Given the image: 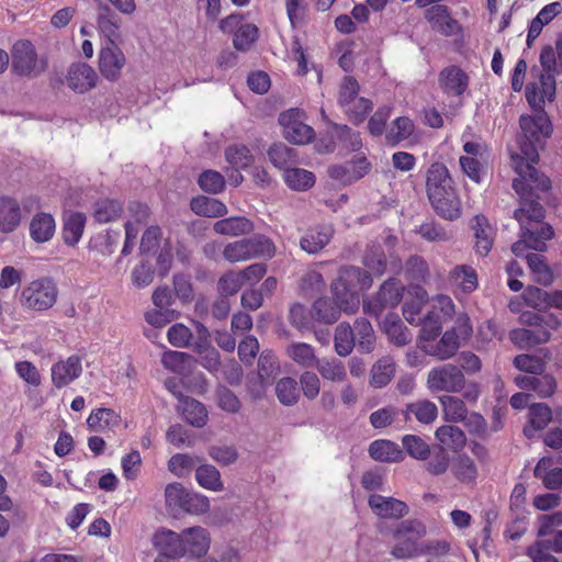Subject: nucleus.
Here are the masks:
<instances>
[{
	"label": "nucleus",
	"instance_id": "nucleus-49",
	"mask_svg": "<svg viewBox=\"0 0 562 562\" xmlns=\"http://www.w3.org/2000/svg\"><path fill=\"white\" fill-rule=\"evenodd\" d=\"M198 484L212 492H222L224 484L220 471L212 464H201L195 470Z\"/></svg>",
	"mask_w": 562,
	"mask_h": 562
},
{
	"label": "nucleus",
	"instance_id": "nucleus-27",
	"mask_svg": "<svg viewBox=\"0 0 562 562\" xmlns=\"http://www.w3.org/2000/svg\"><path fill=\"white\" fill-rule=\"evenodd\" d=\"M403 416L406 422L414 417L418 423L429 425L436 420L438 408L429 400H419L407 404L403 411Z\"/></svg>",
	"mask_w": 562,
	"mask_h": 562
},
{
	"label": "nucleus",
	"instance_id": "nucleus-25",
	"mask_svg": "<svg viewBox=\"0 0 562 562\" xmlns=\"http://www.w3.org/2000/svg\"><path fill=\"white\" fill-rule=\"evenodd\" d=\"M369 456L379 462H400L404 460V451L391 440L376 439L369 446Z\"/></svg>",
	"mask_w": 562,
	"mask_h": 562
},
{
	"label": "nucleus",
	"instance_id": "nucleus-3",
	"mask_svg": "<svg viewBox=\"0 0 562 562\" xmlns=\"http://www.w3.org/2000/svg\"><path fill=\"white\" fill-rule=\"evenodd\" d=\"M426 192L434 211L443 220L454 221L461 214L460 200L453 188L448 168L441 162L429 166Z\"/></svg>",
	"mask_w": 562,
	"mask_h": 562
},
{
	"label": "nucleus",
	"instance_id": "nucleus-28",
	"mask_svg": "<svg viewBox=\"0 0 562 562\" xmlns=\"http://www.w3.org/2000/svg\"><path fill=\"white\" fill-rule=\"evenodd\" d=\"M550 337V330L544 327L517 328L510 331V340L519 348L544 344Z\"/></svg>",
	"mask_w": 562,
	"mask_h": 562
},
{
	"label": "nucleus",
	"instance_id": "nucleus-8",
	"mask_svg": "<svg viewBox=\"0 0 562 562\" xmlns=\"http://www.w3.org/2000/svg\"><path fill=\"white\" fill-rule=\"evenodd\" d=\"M47 67L45 59L38 60L34 45L26 40L18 41L12 48V69L20 76H37Z\"/></svg>",
	"mask_w": 562,
	"mask_h": 562
},
{
	"label": "nucleus",
	"instance_id": "nucleus-19",
	"mask_svg": "<svg viewBox=\"0 0 562 562\" xmlns=\"http://www.w3.org/2000/svg\"><path fill=\"white\" fill-rule=\"evenodd\" d=\"M368 504L376 516L384 519L402 518L408 512V507L404 502L379 494L370 495Z\"/></svg>",
	"mask_w": 562,
	"mask_h": 562
},
{
	"label": "nucleus",
	"instance_id": "nucleus-38",
	"mask_svg": "<svg viewBox=\"0 0 562 562\" xmlns=\"http://www.w3.org/2000/svg\"><path fill=\"white\" fill-rule=\"evenodd\" d=\"M214 231L221 235L240 236L250 234L254 231V224L244 216H231L215 222Z\"/></svg>",
	"mask_w": 562,
	"mask_h": 562
},
{
	"label": "nucleus",
	"instance_id": "nucleus-57",
	"mask_svg": "<svg viewBox=\"0 0 562 562\" xmlns=\"http://www.w3.org/2000/svg\"><path fill=\"white\" fill-rule=\"evenodd\" d=\"M395 373V366L392 359L383 358L373 364L371 369L370 383L376 389L384 387L390 383Z\"/></svg>",
	"mask_w": 562,
	"mask_h": 562
},
{
	"label": "nucleus",
	"instance_id": "nucleus-47",
	"mask_svg": "<svg viewBox=\"0 0 562 562\" xmlns=\"http://www.w3.org/2000/svg\"><path fill=\"white\" fill-rule=\"evenodd\" d=\"M268 157L274 167L283 170L284 172L297 162L295 149L290 148L282 143L273 144L268 150Z\"/></svg>",
	"mask_w": 562,
	"mask_h": 562
},
{
	"label": "nucleus",
	"instance_id": "nucleus-56",
	"mask_svg": "<svg viewBox=\"0 0 562 562\" xmlns=\"http://www.w3.org/2000/svg\"><path fill=\"white\" fill-rule=\"evenodd\" d=\"M450 279L467 293L473 292L477 288V274L472 267L467 265L454 267L450 272Z\"/></svg>",
	"mask_w": 562,
	"mask_h": 562
},
{
	"label": "nucleus",
	"instance_id": "nucleus-4",
	"mask_svg": "<svg viewBox=\"0 0 562 562\" xmlns=\"http://www.w3.org/2000/svg\"><path fill=\"white\" fill-rule=\"evenodd\" d=\"M57 297L56 282L49 277H41L22 289L20 303L30 311L45 312L55 305Z\"/></svg>",
	"mask_w": 562,
	"mask_h": 562
},
{
	"label": "nucleus",
	"instance_id": "nucleus-2",
	"mask_svg": "<svg viewBox=\"0 0 562 562\" xmlns=\"http://www.w3.org/2000/svg\"><path fill=\"white\" fill-rule=\"evenodd\" d=\"M513 188L519 196V207L514 212V217L520 225L521 239L513 244L512 251L517 257H526L527 248L544 251L546 243L553 237L554 232L552 226L542 223L546 213L540 203L542 192L525 188L521 180L513 181Z\"/></svg>",
	"mask_w": 562,
	"mask_h": 562
},
{
	"label": "nucleus",
	"instance_id": "nucleus-63",
	"mask_svg": "<svg viewBox=\"0 0 562 562\" xmlns=\"http://www.w3.org/2000/svg\"><path fill=\"white\" fill-rule=\"evenodd\" d=\"M402 445L413 459L426 461L430 456L429 445L419 436L405 435L402 438Z\"/></svg>",
	"mask_w": 562,
	"mask_h": 562
},
{
	"label": "nucleus",
	"instance_id": "nucleus-45",
	"mask_svg": "<svg viewBox=\"0 0 562 562\" xmlns=\"http://www.w3.org/2000/svg\"><path fill=\"white\" fill-rule=\"evenodd\" d=\"M191 210L201 216L218 217L227 212L226 205L214 198L198 196L191 200Z\"/></svg>",
	"mask_w": 562,
	"mask_h": 562
},
{
	"label": "nucleus",
	"instance_id": "nucleus-35",
	"mask_svg": "<svg viewBox=\"0 0 562 562\" xmlns=\"http://www.w3.org/2000/svg\"><path fill=\"white\" fill-rule=\"evenodd\" d=\"M250 259H271L276 255V245L271 238L263 234H254L244 238Z\"/></svg>",
	"mask_w": 562,
	"mask_h": 562
},
{
	"label": "nucleus",
	"instance_id": "nucleus-23",
	"mask_svg": "<svg viewBox=\"0 0 562 562\" xmlns=\"http://www.w3.org/2000/svg\"><path fill=\"white\" fill-rule=\"evenodd\" d=\"M183 542L186 547V554L191 557L204 555L210 549V533L200 526L184 529Z\"/></svg>",
	"mask_w": 562,
	"mask_h": 562
},
{
	"label": "nucleus",
	"instance_id": "nucleus-40",
	"mask_svg": "<svg viewBox=\"0 0 562 562\" xmlns=\"http://www.w3.org/2000/svg\"><path fill=\"white\" fill-rule=\"evenodd\" d=\"M121 423V416L111 408H98L90 413L87 418L89 429L93 431H104L113 429Z\"/></svg>",
	"mask_w": 562,
	"mask_h": 562
},
{
	"label": "nucleus",
	"instance_id": "nucleus-53",
	"mask_svg": "<svg viewBox=\"0 0 562 562\" xmlns=\"http://www.w3.org/2000/svg\"><path fill=\"white\" fill-rule=\"evenodd\" d=\"M333 138L348 151H358L362 147V139L359 132L352 131L348 125L335 124Z\"/></svg>",
	"mask_w": 562,
	"mask_h": 562
},
{
	"label": "nucleus",
	"instance_id": "nucleus-55",
	"mask_svg": "<svg viewBox=\"0 0 562 562\" xmlns=\"http://www.w3.org/2000/svg\"><path fill=\"white\" fill-rule=\"evenodd\" d=\"M426 461V471L434 476L442 475L448 470L451 471L452 458H450L442 446L436 448L432 452L430 451V456Z\"/></svg>",
	"mask_w": 562,
	"mask_h": 562
},
{
	"label": "nucleus",
	"instance_id": "nucleus-5",
	"mask_svg": "<svg viewBox=\"0 0 562 562\" xmlns=\"http://www.w3.org/2000/svg\"><path fill=\"white\" fill-rule=\"evenodd\" d=\"M454 304L447 295H437L431 303V308L424 317H420V340L432 341L441 333L442 322L452 315Z\"/></svg>",
	"mask_w": 562,
	"mask_h": 562
},
{
	"label": "nucleus",
	"instance_id": "nucleus-41",
	"mask_svg": "<svg viewBox=\"0 0 562 562\" xmlns=\"http://www.w3.org/2000/svg\"><path fill=\"white\" fill-rule=\"evenodd\" d=\"M86 225V216L80 212H72L66 215L63 227V238L68 246L79 243Z\"/></svg>",
	"mask_w": 562,
	"mask_h": 562
},
{
	"label": "nucleus",
	"instance_id": "nucleus-26",
	"mask_svg": "<svg viewBox=\"0 0 562 562\" xmlns=\"http://www.w3.org/2000/svg\"><path fill=\"white\" fill-rule=\"evenodd\" d=\"M529 423L524 427V435L531 439L544 429L552 419L551 408L544 403L532 404L528 412Z\"/></svg>",
	"mask_w": 562,
	"mask_h": 562
},
{
	"label": "nucleus",
	"instance_id": "nucleus-17",
	"mask_svg": "<svg viewBox=\"0 0 562 562\" xmlns=\"http://www.w3.org/2000/svg\"><path fill=\"white\" fill-rule=\"evenodd\" d=\"M370 170L366 158L350 160L328 168V176L342 184H351L363 178Z\"/></svg>",
	"mask_w": 562,
	"mask_h": 562
},
{
	"label": "nucleus",
	"instance_id": "nucleus-29",
	"mask_svg": "<svg viewBox=\"0 0 562 562\" xmlns=\"http://www.w3.org/2000/svg\"><path fill=\"white\" fill-rule=\"evenodd\" d=\"M179 411L188 424L201 428L206 425L209 414L206 407L192 397H182L179 402Z\"/></svg>",
	"mask_w": 562,
	"mask_h": 562
},
{
	"label": "nucleus",
	"instance_id": "nucleus-13",
	"mask_svg": "<svg viewBox=\"0 0 562 562\" xmlns=\"http://www.w3.org/2000/svg\"><path fill=\"white\" fill-rule=\"evenodd\" d=\"M555 78L551 74H541L539 82H530L526 87V99L533 110L543 111L546 100L555 97Z\"/></svg>",
	"mask_w": 562,
	"mask_h": 562
},
{
	"label": "nucleus",
	"instance_id": "nucleus-1",
	"mask_svg": "<svg viewBox=\"0 0 562 562\" xmlns=\"http://www.w3.org/2000/svg\"><path fill=\"white\" fill-rule=\"evenodd\" d=\"M521 136L519 137L520 153L512 154V165L517 173L514 181L533 191L547 192L551 188L550 179L541 173L535 165L539 161L538 146L552 132L551 122L543 111L535 115H521L519 120Z\"/></svg>",
	"mask_w": 562,
	"mask_h": 562
},
{
	"label": "nucleus",
	"instance_id": "nucleus-20",
	"mask_svg": "<svg viewBox=\"0 0 562 562\" xmlns=\"http://www.w3.org/2000/svg\"><path fill=\"white\" fill-rule=\"evenodd\" d=\"M439 82L446 94L460 97L469 87V77L461 68L450 66L440 71Z\"/></svg>",
	"mask_w": 562,
	"mask_h": 562
},
{
	"label": "nucleus",
	"instance_id": "nucleus-48",
	"mask_svg": "<svg viewBox=\"0 0 562 562\" xmlns=\"http://www.w3.org/2000/svg\"><path fill=\"white\" fill-rule=\"evenodd\" d=\"M286 186L294 191H306L315 184V176L312 171L291 167L283 173Z\"/></svg>",
	"mask_w": 562,
	"mask_h": 562
},
{
	"label": "nucleus",
	"instance_id": "nucleus-24",
	"mask_svg": "<svg viewBox=\"0 0 562 562\" xmlns=\"http://www.w3.org/2000/svg\"><path fill=\"white\" fill-rule=\"evenodd\" d=\"M475 236V250L480 256H486L494 244L495 229L484 215H476L472 221Z\"/></svg>",
	"mask_w": 562,
	"mask_h": 562
},
{
	"label": "nucleus",
	"instance_id": "nucleus-36",
	"mask_svg": "<svg viewBox=\"0 0 562 562\" xmlns=\"http://www.w3.org/2000/svg\"><path fill=\"white\" fill-rule=\"evenodd\" d=\"M55 220L48 213H37L30 223V236L35 243H46L55 234Z\"/></svg>",
	"mask_w": 562,
	"mask_h": 562
},
{
	"label": "nucleus",
	"instance_id": "nucleus-61",
	"mask_svg": "<svg viewBox=\"0 0 562 562\" xmlns=\"http://www.w3.org/2000/svg\"><path fill=\"white\" fill-rule=\"evenodd\" d=\"M162 366L178 374H184L191 366V356L187 352L168 350L162 353Z\"/></svg>",
	"mask_w": 562,
	"mask_h": 562
},
{
	"label": "nucleus",
	"instance_id": "nucleus-42",
	"mask_svg": "<svg viewBox=\"0 0 562 562\" xmlns=\"http://www.w3.org/2000/svg\"><path fill=\"white\" fill-rule=\"evenodd\" d=\"M352 330L358 350L363 353H370L375 345V335L371 323L366 318H358L353 324Z\"/></svg>",
	"mask_w": 562,
	"mask_h": 562
},
{
	"label": "nucleus",
	"instance_id": "nucleus-59",
	"mask_svg": "<svg viewBox=\"0 0 562 562\" xmlns=\"http://www.w3.org/2000/svg\"><path fill=\"white\" fill-rule=\"evenodd\" d=\"M226 161L235 169H246L252 161L250 149L243 144H234L225 149Z\"/></svg>",
	"mask_w": 562,
	"mask_h": 562
},
{
	"label": "nucleus",
	"instance_id": "nucleus-31",
	"mask_svg": "<svg viewBox=\"0 0 562 562\" xmlns=\"http://www.w3.org/2000/svg\"><path fill=\"white\" fill-rule=\"evenodd\" d=\"M97 25L100 33L108 40V43H115L119 37L120 18L108 4L99 3Z\"/></svg>",
	"mask_w": 562,
	"mask_h": 562
},
{
	"label": "nucleus",
	"instance_id": "nucleus-22",
	"mask_svg": "<svg viewBox=\"0 0 562 562\" xmlns=\"http://www.w3.org/2000/svg\"><path fill=\"white\" fill-rule=\"evenodd\" d=\"M407 293L412 297L403 304V316L411 325L418 326L420 312L428 301V293L422 285H409Z\"/></svg>",
	"mask_w": 562,
	"mask_h": 562
},
{
	"label": "nucleus",
	"instance_id": "nucleus-52",
	"mask_svg": "<svg viewBox=\"0 0 562 562\" xmlns=\"http://www.w3.org/2000/svg\"><path fill=\"white\" fill-rule=\"evenodd\" d=\"M436 438L440 443L452 450H460L465 445L467 438L461 428L452 425H443L437 428Z\"/></svg>",
	"mask_w": 562,
	"mask_h": 562
},
{
	"label": "nucleus",
	"instance_id": "nucleus-60",
	"mask_svg": "<svg viewBox=\"0 0 562 562\" xmlns=\"http://www.w3.org/2000/svg\"><path fill=\"white\" fill-rule=\"evenodd\" d=\"M341 311L340 305L336 301L331 302L329 299H318L313 304L314 317L325 324L335 323L339 318Z\"/></svg>",
	"mask_w": 562,
	"mask_h": 562
},
{
	"label": "nucleus",
	"instance_id": "nucleus-43",
	"mask_svg": "<svg viewBox=\"0 0 562 562\" xmlns=\"http://www.w3.org/2000/svg\"><path fill=\"white\" fill-rule=\"evenodd\" d=\"M286 355L297 366L305 369L315 368L318 361L315 349L306 342H291L286 347Z\"/></svg>",
	"mask_w": 562,
	"mask_h": 562
},
{
	"label": "nucleus",
	"instance_id": "nucleus-46",
	"mask_svg": "<svg viewBox=\"0 0 562 562\" xmlns=\"http://www.w3.org/2000/svg\"><path fill=\"white\" fill-rule=\"evenodd\" d=\"M550 465L551 460L549 458H541L533 470V474L536 477L541 479L548 490L560 488L562 486V469L554 468L548 470Z\"/></svg>",
	"mask_w": 562,
	"mask_h": 562
},
{
	"label": "nucleus",
	"instance_id": "nucleus-58",
	"mask_svg": "<svg viewBox=\"0 0 562 562\" xmlns=\"http://www.w3.org/2000/svg\"><path fill=\"white\" fill-rule=\"evenodd\" d=\"M439 400L447 420L459 423L467 418L468 408L461 398L452 395H443L440 396Z\"/></svg>",
	"mask_w": 562,
	"mask_h": 562
},
{
	"label": "nucleus",
	"instance_id": "nucleus-62",
	"mask_svg": "<svg viewBox=\"0 0 562 562\" xmlns=\"http://www.w3.org/2000/svg\"><path fill=\"white\" fill-rule=\"evenodd\" d=\"M122 205L116 200H101L95 203L93 216L99 223H109L117 220L122 214Z\"/></svg>",
	"mask_w": 562,
	"mask_h": 562
},
{
	"label": "nucleus",
	"instance_id": "nucleus-37",
	"mask_svg": "<svg viewBox=\"0 0 562 562\" xmlns=\"http://www.w3.org/2000/svg\"><path fill=\"white\" fill-rule=\"evenodd\" d=\"M415 123L408 116L396 117L386 132V142L391 146H397L403 142L411 140L415 134Z\"/></svg>",
	"mask_w": 562,
	"mask_h": 562
},
{
	"label": "nucleus",
	"instance_id": "nucleus-18",
	"mask_svg": "<svg viewBox=\"0 0 562 562\" xmlns=\"http://www.w3.org/2000/svg\"><path fill=\"white\" fill-rule=\"evenodd\" d=\"M66 81L75 92L85 93L95 86L97 74L88 64L77 63L69 67Z\"/></svg>",
	"mask_w": 562,
	"mask_h": 562
},
{
	"label": "nucleus",
	"instance_id": "nucleus-16",
	"mask_svg": "<svg viewBox=\"0 0 562 562\" xmlns=\"http://www.w3.org/2000/svg\"><path fill=\"white\" fill-rule=\"evenodd\" d=\"M335 229L330 224L310 227L300 238V247L310 255L321 252L331 240Z\"/></svg>",
	"mask_w": 562,
	"mask_h": 562
},
{
	"label": "nucleus",
	"instance_id": "nucleus-39",
	"mask_svg": "<svg viewBox=\"0 0 562 562\" xmlns=\"http://www.w3.org/2000/svg\"><path fill=\"white\" fill-rule=\"evenodd\" d=\"M527 265L532 273L533 281L548 286L553 283L554 276L551 268L546 262V258L541 254H526Z\"/></svg>",
	"mask_w": 562,
	"mask_h": 562
},
{
	"label": "nucleus",
	"instance_id": "nucleus-34",
	"mask_svg": "<svg viewBox=\"0 0 562 562\" xmlns=\"http://www.w3.org/2000/svg\"><path fill=\"white\" fill-rule=\"evenodd\" d=\"M21 223V209L19 203L11 198H0V232L11 233Z\"/></svg>",
	"mask_w": 562,
	"mask_h": 562
},
{
	"label": "nucleus",
	"instance_id": "nucleus-50",
	"mask_svg": "<svg viewBox=\"0 0 562 562\" xmlns=\"http://www.w3.org/2000/svg\"><path fill=\"white\" fill-rule=\"evenodd\" d=\"M331 292L335 301L346 313H352L359 305L358 293L346 282L337 284V279L331 283Z\"/></svg>",
	"mask_w": 562,
	"mask_h": 562
},
{
	"label": "nucleus",
	"instance_id": "nucleus-33",
	"mask_svg": "<svg viewBox=\"0 0 562 562\" xmlns=\"http://www.w3.org/2000/svg\"><path fill=\"white\" fill-rule=\"evenodd\" d=\"M341 282H346L358 293L359 290H368L371 288L373 280L368 271L359 267L348 266L339 270L337 284L340 285Z\"/></svg>",
	"mask_w": 562,
	"mask_h": 562
},
{
	"label": "nucleus",
	"instance_id": "nucleus-21",
	"mask_svg": "<svg viewBox=\"0 0 562 562\" xmlns=\"http://www.w3.org/2000/svg\"><path fill=\"white\" fill-rule=\"evenodd\" d=\"M516 385L526 391H533L539 397H550L557 390V381L552 375H518L515 378Z\"/></svg>",
	"mask_w": 562,
	"mask_h": 562
},
{
	"label": "nucleus",
	"instance_id": "nucleus-12",
	"mask_svg": "<svg viewBox=\"0 0 562 562\" xmlns=\"http://www.w3.org/2000/svg\"><path fill=\"white\" fill-rule=\"evenodd\" d=\"M125 61L124 53L114 42L106 43L100 50L99 69L101 75L110 81H115L120 78Z\"/></svg>",
	"mask_w": 562,
	"mask_h": 562
},
{
	"label": "nucleus",
	"instance_id": "nucleus-54",
	"mask_svg": "<svg viewBox=\"0 0 562 562\" xmlns=\"http://www.w3.org/2000/svg\"><path fill=\"white\" fill-rule=\"evenodd\" d=\"M334 344L335 351L340 357H347L352 352L357 344L355 340L352 327L348 323H340L336 327Z\"/></svg>",
	"mask_w": 562,
	"mask_h": 562
},
{
	"label": "nucleus",
	"instance_id": "nucleus-64",
	"mask_svg": "<svg viewBox=\"0 0 562 562\" xmlns=\"http://www.w3.org/2000/svg\"><path fill=\"white\" fill-rule=\"evenodd\" d=\"M276 394L281 404L291 406L299 400V389L295 379L286 376L278 381Z\"/></svg>",
	"mask_w": 562,
	"mask_h": 562
},
{
	"label": "nucleus",
	"instance_id": "nucleus-32",
	"mask_svg": "<svg viewBox=\"0 0 562 562\" xmlns=\"http://www.w3.org/2000/svg\"><path fill=\"white\" fill-rule=\"evenodd\" d=\"M459 336L454 328L447 330L436 345H423L424 350L440 359L451 358L459 349Z\"/></svg>",
	"mask_w": 562,
	"mask_h": 562
},
{
	"label": "nucleus",
	"instance_id": "nucleus-6",
	"mask_svg": "<svg viewBox=\"0 0 562 562\" xmlns=\"http://www.w3.org/2000/svg\"><path fill=\"white\" fill-rule=\"evenodd\" d=\"M426 533L425 526L417 520H405L394 531L397 543L391 553L396 559H406L420 552L418 540Z\"/></svg>",
	"mask_w": 562,
	"mask_h": 562
},
{
	"label": "nucleus",
	"instance_id": "nucleus-30",
	"mask_svg": "<svg viewBox=\"0 0 562 562\" xmlns=\"http://www.w3.org/2000/svg\"><path fill=\"white\" fill-rule=\"evenodd\" d=\"M382 328L390 341L398 347L406 346L412 340L409 330L398 315L394 313H390L384 317Z\"/></svg>",
	"mask_w": 562,
	"mask_h": 562
},
{
	"label": "nucleus",
	"instance_id": "nucleus-51",
	"mask_svg": "<svg viewBox=\"0 0 562 562\" xmlns=\"http://www.w3.org/2000/svg\"><path fill=\"white\" fill-rule=\"evenodd\" d=\"M315 369L323 379L331 382H342L347 376L344 362L336 358L318 359Z\"/></svg>",
	"mask_w": 562,
	"mask_h": 562
},
{
	"label": "nucleus",
	"instance_id": "nucleus-11",
	"mask_svg": "<svg viewBox=\"0 0 562 562\" xmlns=\"http://www.w3.org/2000/svg\"><path fill=\"white\" fill-rule=\"evenodd\" d=\"M480 472V463L468 453L461 452L452 458L450 473L462 486L474 487L477 484Z\"/></svg>",
	"mask_w": 562,
	"mask_h": 562
},
{
	"label": "nucleus",
	"instance_id": "nucleus-15",
	"mask_svg": "<svg viewBox=\"0 0 562 562\" xmlns=\"http://www.w3.org/2000/svg\"><path fill=\"white\" fill-rule=\"evenodd\" d=\"M81 373V358L72 355L66 360H60L52 366V383L56 389H63L77 380Z\"/></svg>",
	"mask_w": 562,
	"mask_h": 562
},
{
	"label": "nucleus",
	"instance_id": "nucleus-14",
	"mask_svg": "<svg viewBox=\"0 0 562 562\" xmlns=\"http://www.w3.org/2000/svg\"><path fill=\"white\" fill-rule=\"evenodd\" d=\"M425 18L431 29L443 36H452L461 31L459 22L451 16L449 8L445 4L430 5L425 12Z\"/></svg>",
	"mask_w": 562,
	"mask_h": 562
},
{
	"label": "nucleus",
	"instance_id": "nucleus-44",
	"mask_svg": "<svg viewBox=\"0 0 562 562\" xmlns=\"http://www.w3.org/2000/svg\"><path fill=\"white\" fill-rule=\"evenodd\" d=\"M155 539L156 543L161 548V551L171 555L172 559L187 555L182 532L179 535L170 530L162 531L156 535Z\"/></svg>",
	"mask_w": 562,
	"mask_h": 562
},
{
	"label": "nucleus",
	"instance_id": "nucleus-9",
	"mask_svg": "<svg viewBox=\"0 0 562 562\" xmlns=\"http://www.w3.org/2000/svg\"><path fill=\"white\" fill-rule=\"evenodd\" d=\"M304 112L300 109H290L279 115V123L283 128L285 139L303 145L314 138V130L304 123Z\"/></svg>",
	"mask_w": 562,
	"mask_h": 562
},
{
	"label": "nucleus",
	"instance_id": "nucleus-10",
	"mask_svg": "<svg viewBox=\"0 0 562 562\" xmlns=\"http://www.w3.org/2000/svg\"><path fill=\"white\" fill-rule=\"evenodd\" d=\"M403 292L402 283L395 278H390L381 285L374 297L363 303L364 313L375 317L380 316L384 308L395 307L400 304Z\"/></svg>",
	"mask_w": 562,
	"mask_h": 562
},
{
	"label": "nucleus",
	"instance_id": "nucleus-7",
	"mask_svg": "<svg viewBox=\"0 0 562 562\" xmlns=\"http://www.w3.org/2000/svg\"><path fill=\"white\" fill-rule=\"evenodd\" d=\"M465 385L462 370L452 363L432 368L428 372L427 387L432 392L459 393Z\"/></svg>",
	"mask_w": 562,
	"mask_h": 562
}]
</instances>
